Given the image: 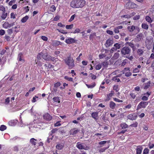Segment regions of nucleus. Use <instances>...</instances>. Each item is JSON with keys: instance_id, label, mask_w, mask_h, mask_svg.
<instances>
[{"instance_id": "obj_55", "label": "nucleus", "mask_w": 154, "mask_h": 154, "mask_svg": "<svg viewBox=\"0 0 154 154\" xmlns=\"http://www.w3.org/2000/svg\"><path fill=\"white\" fill-rule=\"evenodd\" d=\"M116 49L114 46L112 47L111 49L110 50V52L111 53H113L114 51H116Z\"/></svg>"}, {"instance_id": "obj_2", "label": "nucleus", "mask_w": 154, "mask_h": 154, "mask_svg": "<svg viewBox=\"0 0 154 154\" xmlns=\"http://www.w3.org/2000/svg\"><path fill=\"white\" fill-rule=\"evenodd\" d=\"M86 3L84 0H73L70 3L71 6L74 8H82Z\"/></svg>"}, {"instance_id": "obj_62", "label": "nucleus", "mask_w": 154, "mask_h": 154, "mask_svg": "<svg viewBox=\"0 0 154 154\" xmlns=\"http://www.w3.org/2000/svg\"><path fill=\"white\" fill-rule=\"evenodd\" d=\"M5 34V31L3 29L0 30V35H3Z\"/></svg>"}, {"instance_id": "obj_1", "label": "nucleus", "mask_w": 154, "mask_h": 154, "mask_svg": "<svg viewBox=\"0 0 154 154\" xmlns=\"http://www.w3.org/2000/svg\"><path fill=\"white\" fill-rule=\"evenodd\" d=\"M42 58L47 61H54L55 60V59L54 57H51L48 55L47 53H43L42 52L39 53L37 55V59L35 60V63L38 66H42V63L43 61Z\"/></svg>"}, {"instance_id": "obj_12", "label": "nucleus", "mask_w": 154, "mask_h": 154, "mask_svg": "<svg viewBox=\"0 0 154 154\" xmlns=\"http://www.w3.org/2000/svg\"><path fill=\"white\" fill-rule=\"evenodd\" d=\"M128 118L131 120H134L136 119L137 116L134 113L128 115L127 116Z\"/></svg>"}, {"instance_id": "obj_38", "label": "nucleus", "mask_w": 154, "mask_h": 154, "mask_svg": "<svg viewBox=\"0 0 154 154\" xmlns=\"http://www.w3.org/2000/svg\"><path fill=\"white\" fill-rule=\"evenodd\" d=\"M56 10V8L54 5H52L51 7L50 10L52 12H54Z\"/></svg>"}, {"instance_id": "obj_41", "label": "nucleus", "mask_w": 154, "mask_h": 154, "mask_svg": "<svg viewBox=\"0 0 154 154\" xmlns=\"http://www.w3.org/2000/svg\"><path fill=\"white\" fill-rule=\"evenodd\" d=\"M64 78L69 81H73V79L71 77H69L67 76H65L64 77Z\"/></svg>"}, {"instance_id": "obj_9", "label": "nucleus", "mask_w": 154, "mask_h": 154, "mask_svg": "<svg viewBox=\"0 0 154 154\" xmlns=\"http://www.w3.org/2000/svg\"><path fill=\"white\" fill-rule=\"evenodd\" d=\"M77 147L80 149H84L85 150H86L88 149V147H85V146H83L80 143L78 142L77 143Z\"/></svg>"}, {"instance_id": "obj_22", "label": "nucleus", "mask_w": 154, "mask_h": 154, "mask_svg": "<svg viewBox=\"0 0 154 154\" xmlns=\"http://www.w3.org/2000/svg\"><path fill=\"white\" fill-rule=\"evenodd\" d=\"M17 123V120H11L8 122L9 125L10 126H14Z\"/></svg>"}, {"instance_id": "obj_42", "label": "nucleus", "mask_w": 154, "mask_h": 154, "mask_svg": "<svg viewBox=\"0 0 154 154\" xmlns=\"http://www.w3.org/2000/svg\"><path fill=\"white\" fill-rule=\"evenodd\" d=\"M89 75L93 80L95 79L96 78V75L91 73Z\"/></svg>"}, {"instance_id": "obj_54", "label": "nucleus", "mask_w": 154, "mask_h": 154, "mask_svg": "<svg viewBox=\"0 0 154 154\" xmlns=\"http://www.w3.org/2000/svg\"><path fill=\"white\" fill-rule=\"evenodd\" d=\"M41 38L44 41H47L48 40V38L44 36H42L41 37Z\"/></svg>"}, {"instance_id": "obj_59", "label": "nucleus", "mask_w": 154, "mask_h": 154, "mask_svg": "<svg viewBox=\"0 0 154 154\" xmlns=\"http://www.w3.org/2000/svg\"><path fill=\"white\" fill-rule=\"evenodd\" d=\"M54 44L55 45H61V43L58 41H55L54 42Z\"/></svg>"}, {"instance_id": "obj_28", "label": "nucleus", "mask_w": 154, "mask_h": 154, "mask_svg": "<svg viewBox=\"0 0 154 154\" xmlns=\"http://www.w3.org/2000/svg\"><path fill=\"white\" fill-rule=\"evenodd\" d=\"M28 16H26L22 19L21 20V21L22 23H25L26 21L28 19Z\"/></svg>"}, {"instance_id": "obj_45", "label": "nucleus", "mask_w": 154, "mask_h": 154, "mask_svg": "<svg viewBox=\"0 0 154 154\" xmlns=\"http://www.w3.org/2000/svg\"><path fill=\"white\" fill-rule=\"evenodd\" d=\"M137 40L139 41L142 38V34H140L137 35Z\"/></svg>"}, {"instance_id": "obj_27", "label": "nucleus", "mask_w": 154, "mask_h": 154, "mask_svg": "<svg viewBox=\"0 0 154 154\" xmlns=\"http://www.w3.org/2000/svg\"><path fill=\"white\" fill-rule=\"evenodd\" d=\"M142 27L144 29H148L149 26L148 25L146 24L143 23L141 25Z\"/></svg>"}, {"instance_id": "obj_43", "label": "nucleus", "mask_w": 154, "mask_h": 154, "mask_svg": "<svg viewBox=\"0 0 154 154\" xmlns=\"http://www.w3.org/2000/svg\"><path fill=\"white\" fill-rule=\"evenodd\" d=\"M131 105L130 104H129L128 105H127V106H124L123 108V109H129L131 108Z\"/></svg>"}, {"instance_id": "obj_56", "label": "nucleus", "mask_w": 154, "mask_h": 154, "mask_svg": "<svg viewBox=\"0 0 154 154\" xmlns=\"http://www.w3.org/2000/svg\"><path fill=\"white\" fill-rule=\"evenodd\" d=\"M10 102V98L9 97L7 98L5 100V103L6 104H8Z\"/></svg>"}, {"instance_id": "obj_37", "label": "nucleus", "mask_w": 154, "mask_h": 154, "mask_svg": "<svg viewBox=\"0 0 154 154\" xmlns=\"http://www.w3.org/2000/svg\"><path fill=\"white\" fill-rule=\"evenodd\" d=\"M6 129V127L4 125L1 126L0 127V130L1 131H4Z\"/></svg>"}, {"instance_id": "obj_26", "label": "nucleus", "mask_w": 154, "mask_h": 154, "mask_svg": "<svg viewBox=\"0 0 154 154\" xmlns=\"http://www.w3.org/2000/svg\"><path fill=\"white\" fill-rule=\"evenodd\" d=\"M145 19L149 23H151L152 21L151 18L149 16H146L145 18Z\"/></svg>"}, {"instance_id": "obj_46", "label": "nucleus", "mask_w": 154, "mask_h": 154, "mask_svg": "<svg viewBox=\"0 0 154 154\" xmlns=\"http://www.w3.org/2000/svg\"><path fill=\"white\" fill-rule=\"evenodd\" d=\"M149 150L148 149H145L143 151V154H147L149 152Z\"/></svg>"}, {"instance_id": "obj_61", "label": "nucleus", "mask_w": 154, "mask_h": 154, "mask_svg": "<svg viewBox=\"0 0 154 154\" xmlns=\"http://www.w3.org/2000/svg\"><path fill=\"white\" fill-rule=\"evenodd\" d=\"M60 83L59 82H58L54 84V86L55 87H57L60 86Z\"/></svg>"}, {"instance_id": "obj_51", "label": "nucleus", "mask_w": 154, "mask_h": 154, "mask_svg": "<svg viewBox=\"0 0 154 154\" xmlns=\"http://www.w3.org/2000/svg\"><path fill=\"white\" fill-rule=\"evenodd\" d=\"M149 147L150 149L153 148L154 146V144L152 143L151 142H149L148 144Z\"/></svg>"}, {"instance_id": "obj_33", "label": "nucleus", "mask_w": 154, "mask_h": 154, "mask_svg": "<svg viewBox=\"0 0 154 154\" xmlns=\"http://www.w3.org/2000/svg\"><path fill=\"white\" fill-rule=\"evenodd\" d=\"M114 46L116 48V50L120 49L121 47L120 45L118 43L115 44L114 45Z\"/></svg>"}, {"instance_id": "obj_5", "label": "nucleus", "mask_w": 154, "mask_h": 154, "mask_svg": "<svg viewBox=\"0 0 154 154\" xmlns=\"http://www.w3.org/2000/svg\"><path fill=\"white\" fill-rule=\"evenodd\" d=\"M147 102H141L139 103L137 108V110H138L139 109L143 108H145L148 104Z\"/></svg>"}, {"instance_id": "obj_30", "label": "nucleus", "mask_w": 154, "mask_h": 154, "mask_svg": "<svg viewBox=\"0 0 154 154\" xmlns=\"http://www.w3.org/2000/svg\"><path fill=\"white\" fill-rule=\"evenodd\" d=\"M53 100L56 102H57L58 103H60V100L59 99V97H54L53 99Z\"/></svg>"}, {"instance_id": "obj_60", "label": "nucleus", "mask_w": 154, "mask_h": 154, "mask_svg": "<svg viewBox=\"0 0 154 154\" xmlns=\"http://www.w3.org/2000/svg\"><path fill=\"white\" fill-rule=\"evenodd\" d=\"M137 122H136L134 124L131 125L130 126L132 127H136L137 126Z\"/></svg>"}, {"instance_id": "obj_19", "label": "nucleus", "mask_w": 154, "mask_h": 154, "mask_svg": "<svg viewBox=\"0 0 154 154\" xmlns=\"http://www.w3.org/2000/svg\"><path fill=\"white\" fill-rule=\"evenodd\" d=\"M143 148L141 146H138L136 149V154H141Z\"/></svg>"}, {"instance_id": "obj_29", "label": "nucleus", "mask_w": 154, "mask_h": 154, "mask_svg": "<svg viewBox=\"0 0 154 154\" xmlns=\"http://www.w3.org/2000/svg\"><path fill=\"white\" fill-rule=\"evenodd\" d=\"M7 13L5 12H3L1 16V18L3 20H5L7 17Z\"/></svg>"}, {"instance_id": "obj_48", "label": "nucleus", "mask_w": 154, "mask_h": 154, "mask_svg": "<svg viewBox=\"0 0 154 154\" xmlns=\"http://www.w3.org/2000/svg\"><path fill=\"white\" fill-rule=\"evenodd\" d=\"M113 99L114 100L117 102H119V103H122L123 102V100H120L117 98H113Z\"/></svg>"}, {"instance_id": "obj_49", "label": "nucleus", "mask_w": 154, "mask_h": 154, "mask_svg": "<svg viewBox=\"0 0 154 154\" xmlns=\"http://www.w3.org/2000/svg\"><path fill=\"white\" fill-rule=\"evenodd\" d=\"M106 56L105 54H102L99 55V58L100 59H103Z\"/></svg>"}, {"instance_id": "obj_57", "label": "nucleus", "mask_w": 154, "mask_h": 154, "mask_svg": "<svg viewBox=\"0 0 154 154\" xmlns=\"http://www.w3.org/2000/svg\"><path fill=\"white\" fill-rule=\"evenodd\" d=\"M148 98L145 95L143 96L142 98V100H144L146 101L148 100Z\"/></svg>"}, {"instance_id": "obj_14", "label": "nucleus", "mask_w": 154, "mask_h": 154, "mask_svg": "<svg viewBox=\"0 0 154 154\" xmlns=\"http://www.w3.org/2000/svg\"><path fill=\"white\" fill-rule=\"evenodd\" d=\"M80 130L76 128H73L69 131V134L70 135H73L77 133Z\"/></svg>"}, {"instance_id": "obj_7", "label": "nucleus", "mask_w": 154, "mask_h": 154, "mask_svg": "<svg viewBox=\"0 0 154 154\" xmlns=\"http://www.w3.org/2000/svg\"><path fill=\"white\" fill-rule=\"evenodd\" d=\"M127 8H136L137 5L134 3L129 2L127 3L126 5Z\"/></svg>"}, {"instance_id": "obj_39", "label": "nucleus", "mask_w": 154, "mask_h": 154, "mask_svg": "<svg viewBox=\"0 0 154 154\" xmlns=\"http://www.w3.org/2000/svg\"><path fill=\"white\" fill-rule=\"evenodd\" d=\"M73 26V24L70 25H67L66 26V28L67 29H70L72 28Z\"/></svg>"}, {"instance_id": "obj_34", "label": "nucleus", "mask_w": 154, "mask_h": 154, "mask_svg": "<svg viewBox=\"0 0 154 154\" xmlns=\"http://www.w3.org/2000/svg\"><path fill=\"white\" fill-rule=\"evenodd\" d=\"M102 67V64L101 63H99L95 67V69L96 70H99Z\"/></svg>"}, {"instance_id": "obj_36", "label": "nucleus", "mask_w": 154, "mask_h": 154, "mask_svg": "<svg viewBox=\"0 0 154 154\" xmlns=\"http://www.w3.org/2000/svg\"><path fill=\"white\" fill-rule=\"evenodd\" d=\"M109 148V146L106 148H103L99 149V151L100 152H103Z\"/></svg>"}, {"instance_id": "obj_32", "label": "nucleus", "mask_w": 154, "mask_h": 154, "mask_svg": "<svg viewBox=\"0 0 154 154\" xmlns=\"http://www.w3.org/2000/svg\"><path fill=\"white\" fill-rule=\"evenodd\" d=\"M119 54L118 53H115L113 57V59H116L119 58Z\"/></svg>"}, {"instance_id": "obj_20", "label": "nucleus", "mask_w": 154, "mask_h": 154, "mask_svg": "<svg viewBox=\"0 0 154 154\" xmlns=\"http://www.w3.org/2000/svg\"><path fill=\"white\" fill-rule=\"evenodd\" d=\"M109 106L110 108L112 109H114L115 108L116 104L114 102L111 101L109 103Z\"/></svg>"}, {"instance_id": "obj_8", "label": "nucleus", "mask_w": 154, "mask_h": 154, "mask_svg": "<svg viewBox=\"0 0 154 154\" xmlns=\"http://www.w3.org/2000/svg\"><path fill=\"white\" fill-rule=\"evenodd\" d=\"M65 42L68 44H71L75 43V41L73 38H68L66 39Z\"/></svg>"}, {"instance_id": "obj_40", "label": "nucleus", "mask_w": 154, "mask_h": 154, "mask_svg": "<svg viewBox=\"0 0 154 154\" xmlns=\"http://www.w3.org/2000/svg\"><path fill=\"white\" fill-rule=\"evenodd\" d=\"M127 71H130V68L129 67L125 68L122 71V73L124 74L125 72H126Z\"/></svg>"}, {"instance_id": "obj_13", "label": "nucleus", "mask_w": 154, "mask_h": 154, "mask_svg": "<svg viewBox=\"0 0 154 154\" xmlns=\"http://www.w3.org/2000/svg\"><path fill=\"white\" fill-rule=\"evenodd\" d=\"M153 84H154L153 83H151V82L150 81H149L148 82L144 84V89H147Z\"/></svg>"}, {"instance_id": "obj_24", "label": "nucleus", "mask_w": 154, "mask_h": 154, "mask_svg": "<svg viewBox=\"0 0 154 154\" xmlns=\"http://www.w3.org/2000/svg\"><path fill=\"white\" fill-rule=\"evenodd\" d=\"M86 85L88 88H92L95 86L96 85V84L95 82H93L91 85H88L87 84H86Z\"/></svg>"}, {"instance_id": "obj_31", "label": "nucleus", "mask_w": 154, "mask_h": 154, "mask_svg": "<svg viewBox=\"0 0 154 154\" xmlns=\"http://www.w3.org/2000/svg\"><path fill=\"white\" fill-rule=\"evenodd\" d=\"M113 89L116 91V92H118L119 90V88L118 85H115L113 87Z\"/></svg>"}, {"instance_id": "obj_35", "label": "nucleus", "mask_w": 154, "mask_h": 154, "mask_svg": "<svg viewBox=\"0 0 154 154\" xmlns=\"http://www.w3.org/2000/svg\"><path fill=\"white\" fill-rule=\"evenodd\" d=\"M121 127L122 128H126L128 127V125L126 123H124L121 125Z\"/></svg>"}, {"instance_id": "obj_52", "label": "nucleus", "mask_w": 154, "mask_h": 154, "mask_svg": "<svg viewBox=\"0 0 154 154\" xmlns=\"http://www.w3.org/2000/svg\"><path fill=\"white\" fill-rule=\"evenodd\" d=\"M42 118V116H39V117H37L36 118V117L35 118V119L34 120L35 121H36V120H38V121H40V120H41V119Z\"/></svg>"}, {"instance_id": "obj_53", "label": "nucleus", "mask_w": 154, "mask_h": 154, "mask_svg": "<svg viewBox=\"0 0 154 154\" xmlns=\"http://www.w3.org/2000/svg\"><path fill=\"white\" fill-rule=\"evenodd\" d=\"M151 94V92H147L145 94H144V95L147 97L148 98L149 95Z\"/></svg>"}, {"instance_id": "obj_47", "label": "nucleus", "mask_w": 154, "mask_h": 154, "mask_svg": "<svg viewBox=\"0 0 154 154\" xmlns=\"http://www.w3.org/2000/svg\"><path fill=\"white\" fill-rule=\"evenodd\" d=\"M112 80L115 81L119 82L120 81V79L117 78L116 77H114L112 78Z\"/></svg>"}, {"instance_id": "obj_3", "label": "nucleus", "mask_w": 154, "mask_h": 154, "mask_svg": "<svg viewBox=\"0 0 154 154\" xmlns=\"http://www.w3.org/2000/svg\"><path fill=\"white\" fill-rule=\"evenodd\" d=\"M64 60L65 63L69 66V68L71 69L74 67V60L70 56L68 57Z\"/></svg>"}, {"instance_id": "obj_10", "label": "nucleus", "mask_w": 154, "mask_h": 154, "mask_svg": "<svg viewBox=\"0 0 154 154\" xmlns=\"http://www.w3.org/2000/svg\"><path fill=\"white\" fill-rule=\"evenodd\" d=\"M113 43V41L110 39H109L106 40L105 45L106 48H107L112 45Z\"/></svg>"}, {"instance_id": "obj_4", "label": "nucleus", "mask_w": 154, "mask_h": 154, "mask_svg": "<svg viewBox=\"0 0 154 154\" xmlns=\"http://www.w3.org/2000/svg\"><path fill=\"white\" fill-rule=\"evenodd\" d=\"M41 125H38V124H35L29 128L30 131L32 132H35L41 128Z\"/></svg>"}, {"instance_id": "obj_6", "label": "nucleus", "mask_w": 154, "mask_h": 154, "mask_svg": "<svg viewBox=\"0 0 154 154\" xmlns=\"http://www.w3.org/2000/svg\"><path fill=\"white\" fill-rule=\"evenodd\" d=\"M130 51V49L128 47H124L121 50V53L123 55L129 54Z\"/></svg>"}, {"instance_id": "obj_44", "label": "nucleus", "mask_w": 154, "mask_h": 154, "mask_svg": "<svg viewBox=\"0 0 154 154\" xmlns=\"http://www.w3.org/2000/svg\"><path fill=\"white\" fill-rule=\"evenodd\" d=\"M124 74H125V76L127 77H129L131 75V73L130 71L125 72Z\"/></svg>"}, {"instance_id": "obj_15", "label": "nucleus", "mask_w": 154, "mask_h": 154, "mask_svg": "<svg viewBox=\"0 0 154 154\" xmlns=\"http://www.w3.org/2000/svg\"><path fill=\"white\" fill-rule=\"evenodd\" d=\"M18 59L19 61V63L20 64H22L24 62V60L22 57V54L20 53L19 54Z\"/></svg>"}, {"instance_id": "obj_23", "label": "nucleus", "mask_w": 154, "mask_h": 154, "mask_svg": "<svg viewBox=\"0 0 154 154\" xmlns=\"http://www.w3.org/2000/svg\"><path fill=\"white\" fill-rule=\"evenodd\" d=\"M63 146L64 145L63 144H58L56 145V148L58 149H61Z\"/></svg>"}, {"instance_id": "obj_11", "label": "nucleus", "mask_w": 154, "mask_h": 154, "mask_svg": "<svg viewBox=\"0 0 154 154\" xmlns=\"http://www.w3.org/2000/svg\"><path fill=\"white\" fill-rule=\"evenodd\" d=\"M114 94V91H111V92L107 95L106 101H109L111 99V97L113 96Z\"/></svg>"}, {"instance_id": "obj_58", "label": "nucleus", "mask_w": 154, "mask_h": 154, "mask_svg": "<svg viewBox=\"0 0 154 154\" xmlns=\"http://www.w3.org/2000/svg\"><path fill=\"white\" fill-rule=\"evenodd\" d=\"M101 64H102L103 66L104 67H107L108 65L107 63L106 62H103Z\"/></svg>"}, {"instance_id": "obj_50", "label": "nucleus", "mask_w": 154, "mask_h": 154, "mask_svg": "<svg viewBox=\"0 0 154 154\" xmlns=\"http://www.w3.org/2000/svg\"><path fill=\"white\" fill-rule=\"evenodd\" d=\"M139 71V69L138 68H135L133 70V73H137Z\"/></svg>"}, {"instance_id": "obj_16", "label": "nucleus", "mask_w": 154, "mask_h": 154, "mask_svg": "<svg viewBox=\"0 0 154 154\" xmlns=\"http://www.w3.org/2000/svg\"><path fill=\"white\" fill-rule=\"evenodd\" d=\"M43 118L45 119L50 121L52 119V117L48 113H45L43 116Z\"/></svg>"}, {"instance_id": "obj_17", "label": "nucleus", "mask_w": 154, "mask_h": 154, "mask_svg": "<svg viewBox=\"0 0 154 154\" xmlns=\"http://www.w3.org/2000/svg\"><path fill=\"white\" fill-rule=\"evenodd\" d=\"M13 25V24L12 23L9 24L7 22H5L3 24V26L4 28L7 29L11 27Z\"/></svg>"}, {"instance_id": "obj_21", "label": "nucleus", "mask_w": 154, "mask_h": 154, "mask_svg": "<svg viewBox=\"0 0 154 154\" xmlns=\"http://www.w3.org/2000/svg\"><path fill=\"white\" fill-rule=\"evenodd\" d=\"M128 30L130 32H132L133 31V30H134L135 29H138L137 27H136L135 28V26H128Z\"/></svg>"}, {"instance_id": "obj_64", "label": "nucleus", "mask_w": 154, "mask_h": 154, "mask_svg": "<svg viewBox=\"0 0 154 154\" xmlns=\"http://www.w3.org/2000/svg\"><path fill=\"white\" fill-rule=\"evenodd\" d=\"M114 32L116 33H118L119 32V30L117 28V27H116L114 29Z\"/></svg>"}, {"instance_id": "obj_63", "label": "nucleus", "mask_w": 154, "mask_h": 154, "mask_svg": "<svg viewBox=\"0 0 154 154\" xmlns=\"http://www.w3.org/2000/svg\"><path fill=\"white\" fill-rule=\"evenodd\" d=\"M107 142L106 141H103L100 142L99 143V144L100 145H102L105 144Z\"/></svg>"}, {"instance_id": "obj_25", "label": "nucleus", "mask_w": 154, "mask_h": 154, "mask_svg": "<svg viewBox=\"0 0 154 154\" xmlns=\"http://www.w3.org/2000/svg\"><path fill=\"white\" fill-rule=\"evenodd\" d=\"M37 141V140L34 138H32L30 139V143L32 144H33L34 145H35L36 144V141Z\"/></svg>"}, {"instance_id": "obj_18", "label": "nucleus", "mask_w": 154, "mask_h": 154, "mask_svg": "<svg viewBox=\"0 0 154 154\" xmlns=\"http://www.w3.org/2000/svg\"><path fill=\"white\" fill-rule=\"evenodd\" d=\"M91 116L95 120L98 119V112H93L91 113Z\"/></svg>"}]
</instances>
